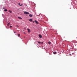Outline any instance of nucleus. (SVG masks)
Here are the masks:
<instances>
[{"label":"nucleus","mask_w":77,"mask_h":77,"mask_svg":"<svg viewBox=\"0 0 77 77\" xmlns=\"http://www.w3.org/2000/svg\"><path fill=\"white\" fill-rule=\"evenodd\" d=\"M35 23H36V24H38L39 23L36 20H35Z\"/></svg>","instance_id":"obj_4"},{"label":"nucleus","mask_w":77,"mask_h":77,"mask_svg":"<svg viewBox=\"0 0 77 77\" xmlns=\"http://www.w3.org/2000/svg\"><path fill=\"white\" fill-rule=\"evenodd\" d=\"M10 24V23H8L7 24V26H9Z\"/></svg>","instance_id":"obj_13"},{"label":"nucleus","mask_w":77,"mask_h":77,"mask_svg":"<svg viewBox=\"0 0 77 77\" xmlns=\"http://www.w3.org/2000/svg\"><path fill=\"white\" fill-rule=\"evenodd\" d=\"M27 30L29 33H30V30L29 29H28Z\"/></svg>","instance_id":"obj_5"},{"label":"nucleus","mask_w":77,"mask_h":77,"mask_svg":"<svg viewBox=\"0 0 77 77\" xmlns=\"http://www.w3.org/2000/svg\"><path fill=\"white\" fill-rule=\"evenodd\" d=\"M10 13H12V11H11V10H9L8 11Z\"/></svg>","instance_id":"obj_8"},{"label":"nucleus","mask_w":77,"mask_h":77,"mask_svg":"<svg viewBox=\"0 0 77 77\" xmlns=\"http://www.w3.org/2000/svg\"><path fill=\"white\" fill-rule=\"evenodd\" d=\"M40 29H41H41H42V28H40Z\"/></svg>","instance_id":"obj_21"},{"label":"nucleus","mask_w":77,"mask_h":77,"mask_svg":"<svg viewBox=\"0 0 77 77\" xmlns=\"http://www.w3.org/2000/svg\"><path fill=\"white\" fill-rule=\"evenodd\" d=\"M18 5H20V6H22V5H20V3H19Z\"/></svg>","instance_id":"obj_15"},{"label":"nucleus","mask_w":77,"mask_h":77,"mask_svg":"<svg viewBox=\"0 0 77 77\" xmlns=\"http://www.w3.org/2000/svg\"><path fill=\"white\" fill-rule=\"evenodd\" d=\"M76 38L77 39V37H76Z\"/></svg>","instance_id":"obj_23"},{"label":"nucleus","mask_w":77,"mask_h":77,"mask_svg":"<svg viewBox=\"0 0 77 77\" xmlns=\"http://www.w3.org/2000/svg\"><path fill=\"white\" fill-rule=\"evenodd\" d=\"M24 14H26V15H29V13L25 11L24 12Z\"/></svg>","instance_id":"obj_1"},{"label":"nucleus","mask_w":77,"mask_h":77,"mask_svg":"<svg viewBox=\"0 0 77 77\" xmlns=\"http://www.w3.org/2000/svg\"><path fill=\"white\" fill-rule=\"evenodd\" d=\"M53 53L54 54H55L56 53V52H54Z\"/></svg>","instance_id":"obj_12"},{"label":"nucleus","mask_w":77,"mask_h":77,"mask_svg":"<svg viewBox=\"0 0 77 77\" xmlns=\"http://www.w3.org/2000/svg\"><path fill=\"white\" fill-rule=\"evenodd\" d=\"M39 37L40 38H42V36L41 34H39Z\"/></svg>","instance_id":"obj_3"},{"label":"nucleus","mask_w":77,"mask_h":77,"mask_svg":"<svg viewBox=\"0 0 77 77\" xmlns=\"http://www.w3.org/2000/svg\"><path fill=\"white\" fill-rule=\"evenodd\" d=\"M29 21H32V19H30L29 20Z\"/></svg>","instance_id":"obj_11"},{"label":"nucleus","mask_w":77,"mask_h":77,"mask_svg":"<svg viewBox=\"0 0 77 77\" xmlns=\"http://www.w3.org/2000/svg\"><path fill=\"white\" fill-rule=\"evenodd\" d=\"M17 27H18V26H17Z\"/></svg>","instance_id":"obj_20"},{"label":"nucleus","mask_w":77,"mask_h":77,"mask_svg":"<svg viewBox=\"0 0 77 77\" xmlns=\"http://www.w3.org/2000/svg\"><path fill=\"white\" fill-rule=\"evenodd\" d=\"M4 11H5V12H7V11H8V10H7V9H6L4 10Z\"/></svg>","instance_id":"obj_9"},{"label":"nucleus","mask_w":77,"mask_h":77,"mask_svg":"<svg viewBox=\"0 0 77 77\" xmlns=\"http://www.w3.org/2000/svg\"><path fill=\"white\" fill-rule=\"evenodd\" d=\"M38 43H39V42H38Z\"/></svg>","instance_id":"obj_22"},{"label":"nucleus","mask_w":77,"mask_h":77,"mask_svg":"<svg viewBox=\"0 0 77 77\" xmlns=\"http://www.w3.org/2000/svg\"><path fill=\"white\" fill-rule=\"evenodd\" d=\"M17 35L19 37H20V34H18Z\"/></svg>","instance_id":"obj_14"},{"label":"nucleus","mask_w":77,"mask_h":77,"mask_svg":"<svg viewBox=\"0 0 77 77\" xmlns=\"http://www.w3.org/2000/svg\"><path fill=\"white\" fill-rule=\"evenodd\" d=\"M29 16L30 17H32V15L31 14H29Z\"/></svg>","instance_id":"obj_7"},{"label":"nucleus","mask_w":77,"mask_h":77,"mask_svg":"<svg viewBox=\"0 0 77 77\" xmlns=\"http://www.w3.org/2000/svg\"><path fill=\"white\" fill-rule=\"evenodd\" d=\"M14 33H16V32H14Z\"/></svg>","instance_id":"obj_19"},{"label":"nucleus","mask_w":77,"mask_h":77,"mask_svg":"<svg viewBox=\"0 0 77 77\" xmlns=\"http://www.w3.org/2000/svg\"><path fill=\"white\" fill-rule=\"evenodd\" d=\"M18 18H19V19H20V20H21V19H22V18H21V17H18Z\"/></svg>","instance_id":"obj_10"},{"label":"nucleus","mask_w":77,"mask_h":77,"mask_svg":"<svg viewBox=\"0 0 77 77\" xmlns=\"http://www.w3.org/2000/svg\"><path fill=\"white\" fill-rule=\"evenodd\" d=\"M10 28H11V27H12V26H10Z\"/></svg>","instance_id":"obj_16"},{"label":"nucleus","mask_w":77,"mask_h":77,"mask_svg":"<svg viewBox=\"0 0 77 77\" xmlns=\"http://www.w3.org/2000/svg\"><path fill=\"white\" fill-rule=\"evenodd\" d=\"M32 23H35V21H32Z\"/></svg>","instance_id":"obj_18"},{"label":"nucleus","mask_w":77,"mask_h":77,"mask_svg":"<svg viewBox=\"0 0 77 77\" xmlns=\"http://www.w3.org/2000/svg\"><path fill=\"white\" fill-rule=\"evenodd\" d=\"M72 42H73L74 43H76L77 42V41L75 40H73L72 41Z\"/></svg>","instance_id":"obj_2"},{"label":"nucleus","mask_w":77,"mask_h":77,"mask_svg":"<svg viewBox=\"0 0 77 77\" xmlns=\"http://www.w3.org/2000/svg\"><path fill=\"white\" fill-rule=\"evenodd\" d=\"M3 9H5V8L4 7H3Z\"/></svg>","instance_id":"obj_17"},{"label":"nucleus","mask_w":77,"mask_h":77,"mask_svg":"<svg viewBox=\"0 0 77 77\" xmlns=\"http://www.w3.org/2000/svg\"><path fill=\"white\" fill-rule=\"evenodd\" d=\"M39 44H43V42H42V43H41V42H39Z\"/></svg>","instance_id":"obj_6"}]
</instances>
